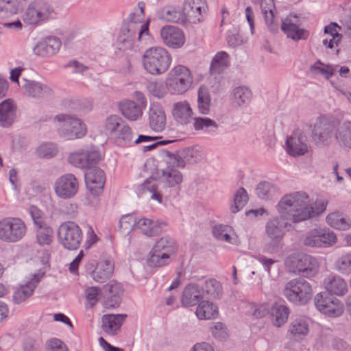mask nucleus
<instances>
[{
	"mask_svg": "<svg viewBox=\"0 0 351 351\" xmlns=\"http://www.w3.org/2000/svg\"><path fill=\"white\" fill-rule=\"evenodd\" d=\"M287 263L292 267L294 273H298L306 278L314 276L318 271L316 259L306 254H298L289 257Z\"/></svg>",
	"mask_w": 351,
	"mask_h": 351,
	"instance_id": "1a4fd4ad",
	"label": "nucleus"
},
{
	"mask_svg": "<svg viewBox=\"0 0 351 351\" xmlns=\"http://www.w3.org/2000/svg\"><path fill=\"white\" fill-rule=\"evenodd\" d=\"M333 132V129L330 126H328L324 129L322 132L319 134L317 139H315L318 143L328 145L332 141V136L330 133Z\"/></svg>",
	"mask_w": 351,
	"mask_h": 351,
	"instance_id": "69168bd1",
	"label": "nucleus"
},
{
	"mask_svg": "<svg viewBox=\"0 0 351 351\" xmlns=\"http://www.w3.org/2000/svg\"><path fill=\"white\" fill-rule=\"evenodd\" d=\"M193 126L195 130H201L209 127L216 128L215 121L209 118L195 117L193 121Z\"/></svg>",
	"mask_w": 351,
	"mask_h": 351,
	"instance_id": "680f3d73",
	"label": "nucleus"
},
{
	"mask_svg": "<svg viewBox=\"0 0 351 351\" xmlns=\"http://www.w3.org/2000/svg\"><path fill=\"white\" fill-rule=\"evenodd\" d=\"M142 62L147 73L158 75L165 73L169 69L172 58L164 47H152L143 53Z\"/></svg>",
	"mask_w": 351,
	"mask_h": 351,
	"instance_id": "f03ea898",
	"label": "nucleus"
},
{
	"mask_svg": "<svg viewBox=\"0 0 351 351\" xmlns=\"http://www.w3.org/2000/svg\"><path fill=\"white\" fill-rule=\"evenodd\" d=\"M172 114L177 122L181 124H186L190 122L193 115V110L187 101H180L173 105Z\"/></svg>",
	"mask_w": 351,
	"mask_h": 351,
	"instance_id": "b1692460",
	"label": "nucleus"
},
{
	"mask_svg": "<svg viewBox=\"0 0 351 351\" xmlns=\"http://www.w3.org/2000/svg\"><path fill=\"white\" fill-rule=\"evenodd\" d=\"M229 64L228 54L224 51L218 52L212 60L210 72L212 73H219L228 67Z\"/></svg>",
	"mask_w": 351,
	"mask_h": 351,
	"instance_id": "c9c22d12",
	"label": "nucleus"
},
{
	"mask_svg": "<svg viewBox=\"0 0 351 351\" xmlns=\"http://www.w3.org/2000/svg\"><path fill=\"white\" fill-rule=\"evenodd\" d=\"M70 162L80 168L86 169L88 167V162L86 160L85 152L73 153L69 156Z\"/></svg>",
	"mask_w": 351,
	"mask_h": 351,
	"instance_id": "13d9d810",
	"label": "nucleus"
},
{
	"mask_svg": "<svg viewBox=\"0 0 351 351\" xmlns=\"http://www.w3.org/2000/svg\"><path fill=\"white\" fill-rule=\"evenodd\" d=\"M335 138L346 145L351 146V123L340 126L335 133Z\"/></svg>",
	"mask_w": 351,
	"mask_h": 351,
	"instance_id": "3c124183",
	"label": "nucleus"
},
{
	"mask_svg": "<svg viewBox=\"0 0 351 351\" xmlns=\"http://www.w3.org/2000/svg\"><path fill=\"white\" fill-rule=\"evenodd\" d=\"M170 263V257L162 252H158L152 247L147 259L148 266L152 267H162Z\"/></svg>",
	"mask_w": 351,
	"mask_h": 351,
	"instance_id": "58836bf2",
	"label": "nucleus"
},
{
	"mask_svg": "<svg viewBox=\"0 0 351 351\" xmlns=\"http://www.w3.org/2000/svg\"><path fill=\"white\" fill-rule=\"evenodd\" d=\"M290 332L295 337L305 336L308 332V324L304 317H297L291 323Z\"/></svg>",
	"mask_w": 351,
	"mask_h": 351,
	"instance_id": "ea45409f",
	"label": "nucleus"
},
{
	"mask_svg": "<svg viewBox=\"0 0 351 351\" xmlns=\"http://www.w3.org/2000/svg\"><path fill=\"white\" fill-rule=\"evenodd\" d=\"M261 6L265 23L270 29L276 25V7L274 0H261Z\"/></svg>",
	"mask_w": 351,
	"mask_h": 351,
	"instance_id": "f704fd0d",
	"label": "nucleus"
},
{
	"mask_svg": "<svg viewBox=\"0 0 351 351\" xmlns=\"http://www.w3.org/2000/svg\"><path fill=\"white\" fill-rule=\"evenodd\" d=\"M27 227L18 217H5L0 220V240L6 243H16L25 235Z\"/></svg>",
	"mask_w": 351,
	"mask_h": 351,
	"instance_id": "423d86ee",
	"label": "nucleus"
},
{
	"mask_svg": "<svg viewBox=\"0 0 351 351\" xmlns=\"http://www.w3.org/2000/svg\"><path fill=\"white\" fill-rule=\"evenodd\" d=\"M250 90L244 87H238L234 89V97L238 105H241L250 101L251 98Z\"/></svg>",
	"mask_w": 351,
	"mask_h": 351,
	"instance_id": "5fc2aeb1",
	"label": "nucleus"
},
{
	"mask_svg": "<svg viewBox=\"0 0 351 351\" xmlns=\"http://www.w3.org/2000/svg\"><path fill=\"white\" fill-rule=\"evenodd\" d=\"M113 137L118 145H125L132 139V130L128 125H123Z\"/></svg>",
	"mask_w": 351,
	"mask_h": 351,
	"instance_id": "09e8293b",
	"label": "nucleus"
},
{
	"mask_svg": "<svg viewBox=\"0 0 351 351\" xmlns=\"http://www.w3.org/2000/svg\"><path fill=\"white\" fill-rule=\"evenodd\" d=\"M153 248L158 252H162L169 257L176 252L178 246L174 239L166 236L158 239L154 244Z\"/></svg>",
	"mask_w": 351,
	"mask_h": 351,
	"instance_id": "2f4dec72",
	"label": "nucleus"
},
{
	"mask_svg": "<svg viewBox=\"0 0 351 351\" xmlns=\"http://www.w3.org/2000/svg\"><path fill=\"white\" fill-rule=\"evenodd\" d=\"M99 291L100 289L97 287H91L86 289V298L91 306L95 305V304L97 302Z\"/></svg>",
	"mask_w": 351,
	"mask_h": 351,
	"instance_id": "338daca9",
	"label": "nucleus"
},
{
	"mask_svg": "<svg viewBox=\"0 0 351 351\" xmlns=\"http://www.w3.org/2000/svg\"><path fill=\"white\" fill-rule=\"evenodd\" d=\"M17 13V9L9 0H0V16H8Z\"/></svg>",
	"mask_w": 351,
	"mask_h": 351,
	"instance_id": "bf43d9fd",
	"label": "nucleus"
},
{
	"mask_svg": "<svg viewBox=\"0 0 351 351\" xmlns=\"http://www.w3.org/2000/svg\"><path fill=\"white\" fill-rule=\"evenodd\" d=\"M127 315L123 314L104 315L101 319L102 329L109 335H117Z\"/></svg>",
	"mask_w": 351,
	"mask_h": 351,
	"instance_id": "6ab92c4d",
	"label": "nucleus"
},
{
	"mask_svg": "<svg viewBox=\"0 0 351 351\" xmlns=\"http://www.w3.org/2000/svg\"><path fill=\"white\" fill-rule=\"evenodd\" d=\"M289 313L287 306L278 303L274 304L271 308L274 324L278 327L282 326L287 321Z\"/></svg>",
	"mask_w": 351,
	"mask_h": 351,
	"instance_id": "72a5a7b5",
	"label": "nucleus"
},
{
	"mask_svg": "<svg viewBox=\"0 0 351 351\" xmlns=\"http://www.w3.org/2000/svg\"><path fill=\"white\" fill-rule=\"evenodd\" d=\"M58 237L62 246L69 250H76L80 246L83 234L80 226L73 221H66L59 226Z\"/></svg>",
	"mask_w": 351,
	"mask_h": 351,
	"instance_id": "0eeeda50",
	"label": "nucleus"
},
{
	"mask_svg": "<svg viewBox=\"0 0 351 351\" xmlns=\"http://www.w3.org/2000/svg\"><path fill=\"white\" fill-rule=\"evenodd\" d=\"M58 149L55 145L51 143L42 144L36 150V155L40 158H51L57 154Z\"/></svg>",
	"mask_w": 351,
	"mask_h": 351,
	"instance_id": "603ef678",
	"label": "nucleus"
},
{
	"mask_svg": "<svg viewBox=\"0 0 351 351\" xmlns=\"http://www.w3.org/2000/svg\"><path fill=\"white\" fill-rule=\"evenodd\" d=\"M195 314L200 319H210L218 315V308L209 301L202 300L197 306Z\"/></svg>",
	"mask_w": 351,
	"mask_h": 351,
	"instance_id": "7c9ffc66",
	"label": "nucleus"
},
{
	"mask_svg": "<svg viewBox=\"0 0 351 351\" xmlns=\"http://www.w3.org/2000/svg\"><path fill=\"white\" fill-rule=\"evenodd\" d=\"M314 303L319 311L330 317H337L343 313L342 304L327 291L317 293Z\"/></svg>",
	"mask_w": 351,
	"mask_h": 351,
	"instance_id": "9b49d317",
	"label": "nucleus"
},
{
	"mask_svg": "<svg viewBox=\"0 0 351 351\" xmlns=\"http://www.w3.org/2000/svg\"><path fill=\"white\" fill-rule=\"evenodd\" d=\"M211 332L215 338L220 340L226 339L228 337L226 328L224 324L221 322H217L213 327H211Z\"/></svg>",
	"mask_w": 351,
	"mask_h": 351,
	"instance_id": "e2e57ef3",
	"label": "nucleus"
},
{
	"mask_svg": "<svg viewBox=\"0 0 351 351\" xmlns=\"http://www.w3.org/2000/svg\"><path fill=\"white\" fill-rule=\"evenodd\" d=\"M257 195L265 200L272 199L279 195L278 186L267 181L261 182L256 189Z\"/></svg>",
	"mask_w": 351,
	"mask_h": 351,
	"instance_id": "473e14b6",
	"label": "nucleus"
},
{
	"mask_svg": "<svg viewBox=\"0 0 351 351\" xmlns=\"http://www.w3.org/2000/svg\"><path fill=\"white\" fill-rule=\"evenodd\" d=\"M120 109L123 115L130 120H136L142 114L141 108L132 101L123 102Z\"/></svg>",
	"mask_w": 351,
	"mask_h": 351,
	"instance_id": "e433bc0d",
	"label": "nucleus"
},
{
	"mask_svg": "<svg viewBox=\"0 0 351 351\" xmlns=\"http://www.w3.org/2000/svg\"><path fill=\"white\" fill-rule=\"evenodd\" d=\"M166 124V116L163 109L157 105H153L150 109L149 125L156 132L162 131Z\"/></svg>",
	"mask_w": 351,
	"mask_h": 351,
	"instance_id": "393cba45",
	"label": "nucleus"
},
{
	"mask_svg": "<svg viewBox=\"0 0 351 351\" xmlns=\"http://www.w3.org/2000/svg\"><path fill=\"white\" fill-rule=\"evenodd\" d=\"M44 274V272H38L34 274L30 281L22 285L18 290L14 291L13 295L14 302L16 304H20L30 297Z\"/></svg>",
	"mask_w": 351,
	"mask_h": 351,
	"instance_id": "a211bd4d",
	"label": "nucleus"
},
{
	"mask_svg": "<svg viewBox=\"0 0 351 351\" xmlns=\"http://www.w3.org/2000/svg\"><path fill=\"white\" fill-rule=\"evenodd\" d=\"M160 36L165 45L169 48L182 47L185 43L183 31L174 26H165L160 30Z\"/></svg>",
	"mask_w": 351,
	"mask_h": 351,
	"instance_id": "dca6fc26",
	"label": "nucleus"
},
{
	"mask_svg": "<svg viewBox=\"0 0 351 351\" xmlns=\"http://www.w3.org/2000/svg\"><path fill=\"white\" fill-rule=\"evenodd\" d=\"M122 119L117 115H111L108 117L105 122L104 129L107 134L114 136L117 134L121 125Z\"/></svg>",
	"mask_w": 351,
	"mask_h": 351,
	"instance_id": "a18cd8bd",
	"label": "nucleus"
},
{
	"mask_svg": "<svg viewBox=\"0 0 351 351\" xmlns=\"http://www.w3.org/2000/svg\"><path fill=\"white\" fill-rule=\"evenodd\" d=\"M287 152L293 156L303 155L308 152V147L303 142V136L299 132H295L287 140Z\"/></svg>",
	"mask_w": 351,
	"mask_h": 351,
	"instance_id": "5701e85b",
	"label": "nucleus"
},
{
	"mask_svg": "<svg viewBox=\"0 0 351 351\" xmlns=\"http://www.w3.org/2000/svg\"><path fill=\"white\" fill-rule=\"evenodd\" d=\"M285 297L297 305H304L312 295V287L304 278H298L289 280L283 290Z\"/></svg>",
	"mask_w": 351,
	"mask_h": 351,
	"instance_id": "39448f33",
	"label": "nucleus"
},
{
	"mask_svg": "<svg viewBox=\"0 0 351 351\" xmlns=\"http://www.w3.org/2000/svg\"><path fill=\"white\" fill-rule=\"evenodd\" d=\"M84 178L87 189L94 196L101 193L105 184V177H84Z\"/></svg>",
	"mask_w": 351,
	"mask_h": 351,
	"instance_id": "a19ab883",
	"label": "nucleus"
},
{
	"mask_svg": "<svg viewBox=\"0 0 351 351\" xmlns=\"http://www.w3.org/2000/svg\"><path fill=\"white\" fill-rule=\"evenodd\" d=\"M208 6L205 0H184L182 12H175L172 20H182V22L189 21L199 23L203 20Z\"/></svg>",
	"mask_w": 351,
	"mask_h": 351,
	"instance_id": "6e6552de",
	"label": "nucleus"
},
{
	"mask_svg": "<svg viewBox=\"0 0 351 351\" xmlns=\"http://www.w3.org/2000/svg\"><path fill=\"white\" fill-rule=\"evenodd\" d=\"M204 294L210 295L213 298H219L222 295V287L216 279L210 278L205 281Z\"/></svg>",
	"mask_w": 351,
	"mask_h": 351,
	"instance_id": "37998d69",
	"label": "nucleus"
},
{
	"mask_svg": "<svg viewBox=\"0 0 351 351\" xmlns=\"http://www.w3.org/2000/svg\"><path fill=\"white\" fill-rule=\"evenodd\" d=\"M159 183L158 177H148L138 187L141 193L149 192L152 193L151 199L162 202V194L158 191Z\"/></svg>",
	"mask_w": 351,
	"mask_h": 351,
	"instance_id": "cd10ccee",
	"label": "nucleus"
},
{
	"mask_svg": "<svg viewBox=\"0 0 351 351\" xmlns=\"http://www.w3.org/2000/svg\"><path fill=\"white\" fill-rule=\"evenodd\" d=\"M228 226L222 224L215 225L213 228V234L218 240L225 241L228 243H232V238L228 233Z\"/></svg>",
	"mask_w": 351,
	"mask_h": 351,
	"instance_id": "864d4df0",
	"label": "nucleus"
},
{
	"mask_svg": "<svg viewBox=\"0 0 351 351\" xmlns=\"http://www.w3.org/2000/svg\"><path fill=\"white\" fill-rule=\"evenodd\" d=\"M204 289L197 284H189L183 290L181 302L184 306L199 304L204 298Z\"/></svg>",
	"mask_w": 351,
	"mask_h": 351,
	"instance_id": "f3484780",
	"label": "nucleus"
},
{
	"mask_svg": "<svg viewBox=\"0 0 351 351\" xmlns=\"http://www.w3.org/2000/svg\"><path fill=\"white\" fill-rule=\"evenodd\" d=\"M114 271V263L111 259H105L97 263L95 270L91 273L93 279L99 283L108 280Z\"/></svg>",
	"mask_w": 351,
	"mask_h": 351,
	"instance_id": "412c9836",
	"label": "nucleus"
},
{
	"mask_svg": "<svg viewBox=\"0 0 351 351\" xmlns=\"http://www.w3.org/2000/svg\"><path fill=\"white\" fill-rule=\"evenodd\" d=\"M326 291L331 295L343 296L348 291L346 282L340 276L330 275L326 278L324 281Z\"/></svg>",
	"mask_w": 351,
	"mask_h": 351,
	"instance_id": "aec40b11",
	"label": "nucleus"
},
{
	"mask_svg": "<svg viewBox=\"0 0 351 351\" xmlns=\"http://www.w3.org/2000/svg\"><path fill=\"white\" fill-rule=\"evenodd\" d=\"M78 186L76 177H60L55 182L54 190L59 197L66 199L76 195Z\"/></svg>",
	"mask_w": 351,
	"mask_h": 351,
	"instance_id": "2eb2a0df",
	"label": "nucleus"
},
{
	"mask_svg": "<svg viewBox=\"0 0 351 351\" xmlns=\"http://www.w3.org/2000/svg\"><path fill=\"white\" fill-rule=\"evenodd\" d=\"M327 223L339 230H348L351 228V219L347 215L339 212L330 213L326 217Z\"/></svg>",
	"mask_w": 351,
	"mask_h": 351,
	"instance_id": "bb28decb",
	"label": "nucleus"
},
{
	"mask_svg": "<svg viewBox=\"0 0 351 351\" xmlns=\"http://www.w3.org/2000/svg\"><path fill=\"white\" fill-rule=\"evenodd\" d=\"M210 99L207 90L204 87H200L198 91V109L203 114H206L209 112Z\"/></svg>",
	"mask_w": 351,
	"mask_h": 351,
	"instance_id": "8fccbe9b",
	"label": "nucleus"
},
{
	"mask_svg": "<svg viewBox=\"0 0 351 351\" xmlns=\"http://www.w3.org/2000/svg\"><path fill=\"white\" fill-rule=\"evenodd\" d=\"M29 213L36 228L46 224L43 219V213L38 207L31 206L29 208Z\"/></svg>",
	"mask_w": 351,
	"mask_h": 351,
	"instance_id": "052dcab7",
	"label": "nucleus"
},
{
	"mask_svg": "<svg viewBox=\"0 0 351 351\" xmlns=\"http://www.w3.org/2000/svg\"><path fill=\"white\" fill-rule=\"evenodd\" d=\"M270 241L266 243L264 251L267 253L274 254L279 252L283 247V238H269Z\"/></svg>",
	"mask_w": 351,
	"mask_h": 351,
	"instance_id": "4d7b16f0",
	"label": "nucleus"
},
{
	"mask_svg": "<svg viewBox=\"0 0 351 351\" xmlns=\"http://www.w3.org/2000/svg\"><path fill=\"white\" fill-rule=\"evenodd\" d=\"M337 236L328 228H313L308 231L304 239V244L312 247H328L337 242Z\"/></svg>",
	"mask_w": 351,
	"mask_h": 351,
	"instance_id": "9d476101",
	"label": "nucleus"
},
{
	"mask_svg": "<svg viewBox=\"0 0 351 351\" xmlns=\"http://www.w3.org/2000/svg\"><path fill=\"white\" fill-rule=\"evenodd\" d=\"M145 3L140 2L138 7L135 9L134 12L131 15L130 20L127 24L123 32L127 31L130 33V36L136 32L138 34V40H140L143 34H148L149 21H145L144 14Z\"/></svg>",
	"mask_w": 351,
	"mask_h": 351,
	"instance_id": "f8f14e48",
	"label": "nucleus"
},
{
	"mask_svg": "<svg viewBox=\"0 0 351 351\" xmlns=\"http://www.w3.org/2000/svg\"><path fill=\"white\" fill-rule=\"evenodd\" d=\"M341 27L337 23H331L325 27L323 43L328 48H333L337 46L341 40V35L339 33Z\"/></svg>",
	"mask_w": 351,
	"mask_h": 351,
	"instance_id": "c85d7f7f",
	"label": "nucleus"
},
{
	"mask_svg": "<svg viewBox=\"0 0 351 351\" xmlns=\"http://www.w3.org/2000/svg\"><path fill=\"white\" fill-rule=\"evenodd\" d=\"M308 195L303 191H296L284 195L276 206L277 215L267 221L265 226L268 238H284L292 223L308 219L313 211L307 207Z\"/></svg>",
	"mask_w": 351,
	"mask_h": 351,
	"instance_id": "f257e3e1",
	"label": "nucleus"
},
{
	"mask_svg": "<svg viewBox=\"0 0 351 351\" xmlns=\"http://www.w3.org/2000/svg\"><path fill=\"white\" fill-rule=\"evenodd\" d=\"M53 125L60 136L68 140L82 138L87 132L86 125L80 119L66 114L57 115Z\"/></svg>",
	"mask_w": 351,
	"mask_h": 351,
	"instance_id": "20e7f679",
	"label": "nucleus"
},
{
	"mask_svg": "<svg viewBox=\"0 0 351 351\" xmlns=\"http://www.w3.org/2000/svg\"><path fill=\"white\" fill-rule=\"evenodd\" d=\"M48 351H69L65 343L60 339L53 338L48 341Z\"/></svg>",
	"mask_w": 351,
	"mask_h": 351,
	"instance_id": "0e129e2a",
	"label": "nucleus"
},
{
	"mask_svg": "<svg viewBox=\"0 0 351 351\" xmlns=\"http://www.w3.org/2000/svg\"><path fill=\"white\" fill-rule=\"evenodd\" d=\"M104 291L108 293V298L106 302V307L114 308L118 306L123 291L121 285L117 282L108 283L104 286Z\"/></svg>",
	"mask_w": 351,
	"mask_h": 351,
	"instance_id": "a878e982",
	"label": "nucleus"
},
{
	"mask_svg": "<svg viewBox=\"0 0 351 351\" xmlns=\"http://www.w3.org/2000/svg\"><path fill=\"white\" fill-rule=\"evenodd\" d=\"M16 106L11 99H6L0 104V125L5 127L11 125Z\"/></svg>",
	"mask_w": 351,
	"mask_h": 351,
	"instance_id": "c756f323",
	"label": "nucleus"
},
{
	"mask_svg": "<svg viewBox=\"0 0 351 351\" xmlns=\"http://www.w3.org/2000/svg\"><path fill=\"white\" fill-rule=\"evenodd\" d=\"M137 220L132 214L123 215L119 221V230L124 234H129L134 227L137 228Z\"/></svg>",
	"mask_w": 351,
	"mask_h": 351,
	"instance_id": "c03bdc74",
	"label": "nucleus"
},
{
	"mask_svg": "<svg viewBox=\"0 0 351 351\" xmlns=\"http://www.w3.org/2000/svg\"><path fill=\"white\" fill-rule=\"evenodd\" d=\"M23 351H40V346L34 338H26L23 343Z\"/></svg>",
	"mask_w": 351,
	"mask_h": 351,
	"instance_id": "774afa93",
	"label": "nucleus"
},
{
	"mask_svg": "<svg viewBox=\"0 0 351 351\" xmlns=\"http://www.w3.org/2000/svg\"><path fill=\"white\" fill-rule=\"evenodd\" d=\"M308 202L307 204V207L309 210H311L313 211L312 213H311V217H309L308 219H310L315 216L319 215L326 210V206L328 204V201L326 199H317L315 202V205H314L315 208H314V207L310 206V198H309L308 195Z\"/></svg>",
	"mask_w": 351,
	"mask_h": 351,
	"instance_id": "6e6d98bb",
	"label": "nucleus"
},
{
	"mask_svg": "<svg viewBox=\"0 0 351 351\" xmlns=\"http://www.w3.org/2000/svg\"><path fill=\"white\" fill-rule=\"evenodd\" d=\"M193 76L191 71L184 65H176L171 69L165 80L168 90L172 94L181 95L192 86Z\"/></svg>",
	"mask_w": 351,
	"mask_h": 351,
	"instance_id": "7ed1b4c3",
	"label": "nucleus"
},
{
	"mask_svg": "<svg viewBox=\"0 0 351 351\" xmlns=\"http://www.w3.org/2000/svg\"><path fill=\"white\" fill-rule=\"evenodd\" d=\"M335 267L343 274H351V252L339 257L335 262Z\"/></svg>",
	"mask_w": 351,
	"mask_h": 351,
	"instance_id": "de8ad7c7",
	"label": "nucleus"
},
{
	"mask_svg": "<svg viewBox=\"0 0 351 351\" xmlns=\"http://www.w3.org/2000/svg\"><path fill=\"white\" fill-rule=\"evenodd\" d=\"M50 14L51 10L47 3L43 2L33 3L26 10L23 20L27 24L34 25L47 19Z\"/></svg>",
	"mask_w": 351,
	"mask_h": 351,
	"instance_id": "4468645a",
	"label": "nucleus"
},
{
	"mask_svg": "<svg viewBox=\"0 0 351 351\" xmlns=\"http://www.w3.org/2000/svg\"><path fill=\"white\" fill-rule=\"evenodd\" d=\"M165 226V222L145 217L141 218L137 221V228H139L145 235L150 237L159 234Z\"/></svg>",
	"mask_w": 351,
	"mask_h": 351,
	"instance_id": "4be33fe9",
	"label": "nucleus"
},
{
	"mask_svg": "<svg viewBox=\"0 0 351 351\" xmlns=\"http://www.w3.org/2000/svg\"><path fill=\"white\" fill-rule=\"evenodd\" d=\"M338 66L334 68L332 65L325 64L319 61L317 62L311 67V71L315 74L322 75L326 79H329Z\"/></svg>",
	"mask_w": 351,
	"mask_h": 351,
	"instance_id": "49530a36",
	"label": "nucleus"
},
{
	"mask_svg": "<svg viewBox=\"0 0 351 351\" xmlns=\"http://www.w3.org/2000/svg\"><path fill=\"white\" fill-rule=\"evenodd\" d=\"M53 239V230L47 224L37 228L36 241L40 246L49 245Z\"/></svg>",
	"mask_w": 351,
	"mask_h": 351,
	"instance_id": "4c0bfd02",
	"label": "nucleus"
},
{
	"mask_svg": "<svg viewBox=\"0 0 351 351\" xmlns=\"http://www.w3.org/2000/svg\"><path fill=\"white\" fill-rule=\"evenodd\" d=\"M249 197L245 189L243 187L239 188L234 198V204L231 206V212L237 213L241 210L248 202Z\"/></svg>",
	"mask_w": 351,
	"mask_h": 351,
	"instance_id": "79ce46f5",
	"label": "nucleus"
},
{
	"mask_svg": "<svg viewBox=\"0 0 351 351\" xmlns=\"http://www.w3.org/2000/svg\"><path fill=\"white\" fill-rule=\"evenodd\" d=\"M300 19L296 14H291L282 20L281 29L287 37L295 40L305 39L308 32L300 27Z\"/></svg>",
	"mask_w": 351,
	"mask_h": 351,
	"instance_id": "ddd939ff",
	"label": "nucleus"
}]
</instances>
